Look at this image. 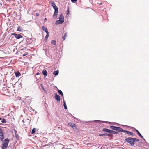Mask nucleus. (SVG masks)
Returning <instances> with one entry per match:
<instances>
[{
	"label": "nucleus",
	"mask_w": 149,
	"mask_h": 149,
	"mask_svg": "<svg viewBox=\"0 0 149 149\" xmlns=\"http://www.w3.org/2000/svg\"><path fill=\"white\" fill-rule=\"evenodd\" d=\"M110 133H112L113 134H116L117 133V132H115V131H113L112 130H111V132Z\"/></svg>",
	"instance_id": "29"
},
{
	"label": "nucleus",
	"mask_w": 149,
	"mask_h": 149,
	"mask_svg": "<svg viewBox=\"0 0 149 149\" xmlns=\"http://www.w3.org/2000/svg\"><path fill=\"white\" fill-rule=\"evenodd\" d=\"M67 36V33H66L64 35V36L63 37V40H65V38Z\"/></svg>",
	"instance_id": "18"
},
{
	"label": "nucleus",
	"mask_w": 149,
	"mask_h": 149,
	"mask_svg": "<svg viewBox=\"0 0 149 149\" xmlns=\"http://www.w3.org/2000/svg\"><path fill=\"white\" fill-rule=\"evenodd\" d=\"M127 133L129 134L130 135H133L134 134V133L132 132H130L129 131H127Z\"/></svg>",
	"instance_id": "25"
},
{
	"label": "nucleus",
	"mask_w": 149,
	"mask_h": 149,
	"mask_svg": "<svg viewBox=\"0 0 149 149\" xmlns=\"http://www.w3.org/2000/svg\"><path fill=\"white\" fill-rule=\"evenodd\" d=\"M59 20L61 21H63L64 22V19L63 16L62 14H61L59 17Z\"/></svg>",
	"instance_id": "9"
},
{
	"label": "nucleus",
	"mask_w": 149,
	"mask_h": 149,
	"mask_svg": "<svg viewBox=\"0 0 149 149\" xmlns=\"http://www.w3.org/2000/svg\"><path fill=\"white\" fill-rule=\"evenodd\" d=\"M63 22V21H61V20H58L56 21V25L62 24Z\"/></svg>",
	"instance_id": "5"
},
{
	"label": "nucleus",
	"mask_w": 149,
	"mask_h": 149,
	"mask_svg": "<svg viewBox=\"0 0 149 149\" xmlns=\"http://www.w3.org/2000/svg\"><path fill=\"white\" fill-rule=\"evenodd\" d=\"M22 121H23V123H24V120H23Z\"/></svg>",
	"instance_id": "44"
},
{
	"label": "nucleus",
	"mask_w": 149,
	"mask_h": 149,
	"mask_svg": "<svg viewBox=\"0 0 149 149\" xmlns=\"http://www.w3.org/2000/svg\"><path fill=\"white\" fill-rule=\"evenodd\" d=\"M127 130H123L122 129V130H121V132H123L124 133L125 132H126L127 133Z\"/></svg>",
	"instance_id": "32"
},
{
	"label": "nucleus",
	"mask_w": 149,
	"mask_h": 149,
	"mask_svg": "<svg viewBox=\"0 0 149 149\" xmlns=\"http://www.w3.org/2000/svg\"><path fill=\"white\" fill-rule=\"evenodd\" d=\"M58 74V70H57L56 71H54L53 72V74L54 75H57Z\"/></svg>",
	"instance_id": "15"
},
{
	"label": "nucleus",
	"mask_w": 149,
	"mask_h": 149,
	"mask_svg": "<svg viewBox=\"0 0 149 149\" xmlns=\"http://www.w3.org/2000/svg\"><path fill=\"white\" fill-rule=\"evenodd\" d=\"M51 5L52 7L54 6H56L55 4L54 3V2L53 1H51Z\"/></svg>",
	"instance_id": "26"
},
{
	"label": "nucleus",
	"mask_w": 149,
	"mask_h": 149,
	"mask_svg": "<svg viewBox=\"0 0 149 149\" xmlns=\"http://www.w3.org/2000/svg\"><path fill=\"white\" fill-rule=\"evenodd\" d=\"M99 136H104V134H100L99 135Z\"/></svg>",
	"instance_id": "35"
},
{
	"label": "nucleus",
	"mask_w": 149,
	"mask_h": 149,
	"mask_svg": "<svg viewBox=\"0 0 149 149\" xmlns=\"http://www.w3.org/2000/svg\"><path fill=\"white\" fill-rule=\"evenodd\" d=\"M42 73L44 75L45 77L47 76V72L45 70H43L42 71Z\"/></svg>",
	"instance_id": "7"
},
{
	"label": "nucleus",
	"mask_w": 149,
	"mask_h": 149,
	"mask_svg": "<svg viewBox=\"0 0 149 149\" xmlns=\"http://www.w3.org/2000/svg\"><path fill=\"white\" fill-rule=\"evenodd\" d=\"M58 93L61 95V96H63V94L62 91L60 90H58Z\"/></svg>",
	"instance_id": "17"
},
{
	"label": "nucleus",
	"mask_w": 149,
	"mask_h": 149,
	"mask_svg": "<svg viewBox=\"0 0 149 149\" xmlns=\"http://www.w3.org/2000/svg\"><path fill=\"white\" fill-rule=\"evenodd\" d=\"M49 37L48 36H46L45 38V42H47V41L48 38Z\"/></svg>",
	"instance_id": "28"
},
{
	"label": "nucleus",
	"mask_w": 149,
	"mask_h": 149,
	"mask_svg": "<svg viewBox=\"0 0 149 149\" xmlns=\"http://www.w3.org/2000/svg\"><path fill=\"white\" fill-rule=\"evenodd\" d=\"M69 9L68 8V9L67 10V14L68 15L69 13Z\"/></svg>",
	"instance_id": "30"
},
{
	"label": "nucleus",
	"mask_w": 149,
	"mask_h": 149,
	"mask_svg": "<svg viewBox=\"0 0 149 149\" xmlns=\"http://www.w3.org/2000/svg\"><path fill=\"white\" fill-rule=\"evenodd\" d=\"M136 130L138 133V135L141 138H143V136L141 135V134L140 133L139 131L137 130Z\"/></svg>",
	"instance_id": "20"
},
{
	"label": "nucleus",
	"mask_w": 149,
	"mask_h": 149,
	"mask_svg": "<svg viewBox=\"0 0 149 149\" xmlns=\"http://www.w3.org/2000/svg\"><path fill=\"white\" fill-rule=\"evenodd\" d=\"M72 2H74L76 1L77 0H71Z\"/></svg>",
	"instance_id": "38"
},
{
	"label": "nucleus",
	"mask_w": 149,
	"mask_h": 149,
	"mask_svg": "<svg viewBox=\"0 0 149 149\" xmlns=\"http://www.w3.org/2000/svg\"><path fill=\"white\" fill-rule=\"evenodd\" d=\"M1 122L3 123H6V120L5 119H3L1 121Z\"/></svg>",
	"instance_id": "33"
},
{
	"label": "nucleus",
	"mask_w": 149,
	"mask_h": 149,
	"mask_svg": "<svg viewBox=\"0 0 149 149\" xmlns=\"http://www.w3.org/2000/svg\"><path fill=\"white\" fill-rule=\"evenodd\" d=\"M53 7L54 9L55 10V11H58V8L56 5Z\"/></svg>",
	"instance_id": "23"
},
{
	"label": "nucleus",
	"mask_w": 149,
	"mask_h": 149,
	"mask_svg": "<svg viewBox=\"0 0 149 149\" xmlns=\"http://www.w3.org/2000/svg\"><path fill=\"white\" fill-rule=\"evenodd\" d=\"M133 139H134V143L135 142H138L139 140L136 138H133Z\"/></svg>",
	"instance_id": "22"
},
{
	"label": "nucleus",
	"mask_w": 149,
	"mask_h": 149,
	"mask_svg": "<svg viewBox=\"0 0 149 149\" xmlns=\"http://www.w3.org/2000/svg\"><path fill=\"white\" fill-rule=\"evenodd\" d=\"M47 18H45V19H44V20H45V21L46 20H47Z\"/></svg>",
	"instance_id": "43"
},
{
	"label": "nucleus",
	"mask_w": 149,
	"mask_h": 149,
	"mask_svg": "<svg viewBox=\"0 0 149 149\" xmlns=\"http://www.w3.org/2000/svg\"><path fill=\"white\" fill-rule=\"evenodd\" d=\"M63 102H64V109H67V106L66 105V102H65V101H63Z\"/></svg>",
	"instance_id": "19"
},
{
	"label": "nucleus",
	"mask_w": 149,
	"mask_h": 149,
	"mask_svg": "<svg viewBox=\"0 0 149 149\" xmlns=\"http://www.w3.org/2000/svg\"><path fill=\"white\" fill-rule=\"evenodd\" d=\"M56 41L54 40H52L51 42V43L52 45H53L54 46L56 45Z\"/></svg>",
	"instance_id": "16"
},
{
	"label": "nucleus",
	"mask_w": 149,
	"mask_h": 149,
	"mask_svg": "<svg viewBox=\"0 0 149 149\" xmlns=\"http://www.w3.org/2000/svg\"><path fill=\"white\" fill-rule=\"evenodd\" d=\"M104 134V136H107L108 135V134Z\"/></svg>",
	"instance_id": "41"
},
{
	"label": "nucleus",
	"mask_w": 149,
	"mask_h": 149,
	"mask_svg": "<svg viewBox=\"0 0 149 149\" xmlns=\"http://www.w3.org/2000/svg\"><path fill=\"white\" fill-rule=\"evenodd\" d=\"M122 130V128H121L120 127H117V128H116V131H118V132H121V130Z\"/></svg>",
	"instance_id": "14"
},
{
	"label": "nucleus",
	"mask_w": 149,
	"mask_h": 149,
	"mask_svg": "<svg viewBox=\"0 0 149 149\" xmlns=\"http://www.w3.org/2000/svg\"><path fill=\"white\" fill-rule=\"evenodd\" d=\"M46 33H47V35L46 36H48V37H49V33L47 31V32H46Z\"/></svg>",
	"instance_id": "34"
},
{
	"label": "nucleus",
	"mask_w": 149,
	"mask_h": 149,
	"mask_svg": "<svg viewBox=\"0 0 149 149\" xmlns=\"http://www.w3.org/2000/svg\"><path fill=\"white\" fill-rule=\"evenodd\" d=\"M41 86L42 87V89H43L44 91H45V90L44 89V88L43 87V86L42 84H41Z\"/></svg>",
	"instance_id": "36"
},
{
	"label": "nucleus",
	"mask_w": 149,
	"mask_h": 149,
	"mask_svg": "<svg viewBox=\"0 0 149 149\" xmlns=\"http://www.w3.org/2000/svg\"><path fill=\"white\" fill-rule=\"evenodd\" d=\"M12 35H14L15 37L17 39H19L21 38H22V36L21 35L19 34H16V33H12Z\"/></svg>",
	"instance_id": "3"
},
{
	"label": "nucleus",
	"mask_w": 149,
	"mask_h": 149,
	"mask_svg": "<svg viewBox=\"0 0 149 149\" xmlns=\"http://www.w3.org/2000/svg\"><path fill=\"white\" fill-rule=\"evenodd\" d=\"M9 140L8 139H5L3 141V144L2 146V149H6L9 142Z\"/></svg>",
	"instance_id": "1"
},
{
	"label": "nucleus",
	"mask_w": 149,
	"mask_h": 149,
	"mask_svg": "<svg viewBox=\"0 0 149 149\" xmlns=\"http://www.w3.org/2000/svg\"><path fill=\"white\" fill-rule=\"evenodd\" d=\"M42 29H43V30L44 31H45V32H47V31H48L46 27H45V26H42Z\"/></svg>",
	"instance_id": "11"
},
{
	"label": "nucleus",
	"mask_w": 149,
	"mask_h": 149,
	"mask_svg": "<svg viewBox=\"0 0 149 149\" xmlns=\"http://www.w3.org/2000/svg\"><path fill=\"white\" fill-rule=\"evenodd\" d=\"M133 140L134 139L133 138L131 137L127 138L125 139V140L126 141L129 143L132 146L134 144Z\"/></svg>",
	"instance_id": "2"
},
{
	"label": "nucleus",
	"mask_w": 149,
	"mask_h": 149,
	"mask_svg": "<svg viewBox=\"0 0 149 149\" xmlns=\"http://www.w3.org/2000/svg\"><path fill=\"white\" fill-rule=\"evenodd\" d=\"M0 134H3V131L2 129L0 128Z\"/></svg>",
	"instance_id": "27"
},
{
	"label": "nucleus",
	"mask_w": 149,
	"mask_h": 149,
	"mask_svg": "<svg viewBox=\"0 0 149 149\" xmlns=\"http://www.w3.org/2000/svg\"><path fill=\"white\" fill-rule=\"evenodd\" d=\"M0 139H1V141H2L4 139V137L3 134H0Z\"/></svg>",
	"instance_id": "24"
},
{
	"label": "nucleus",
	"mask_w": 149,
	"mask_h": 149,
	"mask_svg": "<svg viewBox=\"0 0 149 149\" xmlns=\"http://www.w3.org/2000/svg\"><path fill=\"white\" fill-rule=\"evenodd\" d=\"M15 75L16 77H19L21 75V74L19 71H17L15 72Z\"/></svg>",
	"instance_id": "12"
},
{
	"label": "nucleus",
	"mask_w": 149,
	"mask_h": 149,
	"mask_svg": "<svg viewBox=\"0 0 149 149\" xmlns=\"http://www.w3.org/2000/svg\"><path fill=\"white\" fill-rule=\"evenodd\" d=\"M110 127L112 130H116L117 127H116L114 126H111Z\"/></svg>",
	"instance_id": "13"
},
{
	"label": "nucleus",
	"mask_w": 149,
	"mask_h": 149,
	"mask_svg": "<svg viewBox=\"0 0 149 149\" xmlns=\"http://www.w3.org/2000/svg\"><path fill=\"white\" fill-rule=\"evenodd\" d=\"M17 30L18 31H22V30L21 29V28H20L19 26L18 27Z\"/></svg>",
	"instance_id": "31"
},
{
	"label": "nucleus",
	"mask_w": 149,
	"mask_h": 149,
	"mask_svg": "<svg viewBox=\"0 0 149 149\" xmlns=\"http://www.w3.org/2000/svg\"><path fill=\"white\" fill-rule=\"evenodd\" d=\"M28 54V53H27L26 54H23V55H22V56L23 57H24V56H26V55H27V54Z\"/></svg>",
	"instance_id": "39"
},
{
	"label": "nucleus",
	"mask_w": 149,
	"mask_h": 149,
	"mask_svg": "<svg viewBox=\"0 0 149 149\" xmlns=\"http://www.w3.org/2000/svg\"><path fill=\"white\" fill-rule=\"evenodd\" d=\"M103 131L104 132H108L109 133H110L111 132V130L106 128H104L103 130Z\"/></svg>",
	"instance_id": "8"
},
{
	"label": "nucleus",
	"mask_w": 149,
	"mask_h": 149,
	"mask_svg": "<svg viewBox=\"0 0 149 149\" xmlns=\"http://www.w3.org/2000/svg\"><path fill=\"white\" fill-rule=\"evenodd\" d=\"M68 124L73 128L74 127H75V124L72 123H68Z\"/></svg>",
	"instance_id": "10"
},
{
	"label": "nucleus",
	"mask_w": 149,
	"mask_h": 149,
	"mask_svg": "<svg viewBox=\"0 0 149 149\" xmlns=\"http://www.w3.org/2000/svg\"><path fill=\"white\" fill-rule=\"evenodd\" d=\"M26 121L28 122V124H26V125H27V124H29V120L28 119H27L26 120ZM25 125H26V124Z\"/></svg>",
	"instance_id": "37"
},
{
	"label": "nucleus",
	"mask_w": 149,
	"mask_h": 149,
	"mask_svg": "<svg viewBox=\"0 0 149 149\" xmlns=\"http://www.w3.org/2000/svg\"><path fill=\"white\" fill-rule=\"evenodd\" d=\"M1 119V118H0V120Z\"/></svg>",
	"instance_id": "45"
},
{
	"label": "nucleus",
	"mask_w": 149,
	"mask_h": 149,
	"mask_svg": "<svg viewBox=\"0 0 149 149\" xmlns=\"http://www.w3.org/2000/svg\"><path fill=\"white\" fill-rule=\"evenodd\" d=\"M55 99L56 100L58 101H60V99L59 96L57 95V94L56 93H55Z\"/></svg>",
	"instance_id": "4"
},
{
	"label": "nucleus",
	"mask_w": 149,
	"mask_h": 149,
	"mask_svg": "<svg viewBox=\"0 0 149 149\" xmlns=\"http://www.w3.org/2000/svg\"><path fill=\"white\" fill-rule=\"evenodd\" d=\"M36 129L35 128H33L32 130L31 134H34L36 131Z\"/></svg>",
	"instance_id": "21"
},
{
	"label": "nucleus",
	"mask_w": 149,
	"mask_h": 149,
	"mask_svg": "<svg viewBox=\"0 0 149 149\" xmlns=\"http://www.w3.org/2000/svg\"><path fill=\"white\" fill-rule=\"evenodd\" d=\"M58 12V11H56V10L55 11L54 14H53V17L54 18H56L57 17Z\"/></svg>",
	"instance_id": "6"
},
{
	"label": "nucleus",
	"mask_w": 149,
	"mask_h": 149,
	"mask_svg": "<svg viewBox=\"0 0 149 149\" xmlns=\"http://www.w3.org/2000/svg\"><path fill=\"white\" fill-rule=\"evenodd\" d=\"M39 74V73H37V74H36V75H38V74Z\"/></svg>",
	"instance_id": "42"
},
{
	"label": "nucleus",
	"mask_w": 149,
	"mask_h": 149,
	"mask_svg": "<svg viewBox=\"0 0 149 149\" xmlns=\"http://www.w3.org/2000/svg\"><path fill=\"white\" fill-rule=\"evenodd\" d=\"M39 15V14L38 13H36V15L37 16H38Z\"/></svg>",
	"instance_id": "40"
}]
</instances>
